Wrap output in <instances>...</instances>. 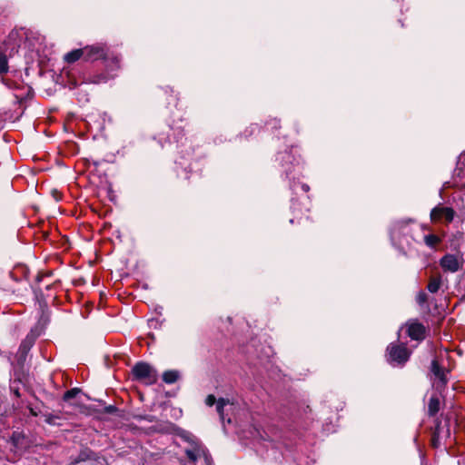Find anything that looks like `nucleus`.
Wrapping results in <instances>:
<instances>
[{"label": "nucleus", "mask_w": 465, "mask_h": 465, "mask_svg": "<svg viewBox=\"0 0 465 465\" xmlns=\"http://www.w3.org/2000/svg\"><path fill=\"white\" fill-rule=\"evenodd\" d=\"M178 135H180L181 137H183L184 135L183 129L178 130Z\"/></svg>", "instance_id": "nucleus-31"}, {"label": "nucleus", "mask_w": 465, "mask_h": 465, "mask_svg": "<svg viewBox=\"0 0 465 465\" xmlns=\"http://www.w3.org/2000/svg\"><path fill=\"white\" fill-rule=\"evenodd\" d=\"M216 402H217L216 398H215V397H214V395H213V394L208 395V396L206 397V399H205V404H206L207 406H210V407H211V406H213V404H215Z\"/></svg>", "instance_id": "nucleus-25"}, {"label": "nucleus", "mask_w": 465, "mask_h": 465, "mask_svg": "<svg viewBox=\"0 0 465 465\" xmlns=\"http://www.w3.org/2000/svg\"><path fill=\"white\" fill-rule=\"evenodd\" d=\"M117 411V408L114 405H109L105 407V412L106 413H114Z\"/></svg>", "instance_id": "nucleus-27"}, {"label": "nucleus", "mask_w": 465, "mask_h": 465, "mask_svg": "<svg viewBox=\"0 0 465 465\" xmlns=\"http://www.w3.org/2000/svg\"><path fill=\"white\" fill-rule=\"evenodd\" d=\"M179 379L177 371H166L163 374V381L167 384H173Z\"/></svg>", "instance_id": "nucleus-17"}, {"label": "nucleus", "mask_w": 465, "mask_h": 465, "mask_svg": "<svg viewBox=\"0 0 465 465\" xmlns=\"http://www.w3.org/2000/svg\"><path fill=\"white\" fill-rule=\"evenodd\" d=\"M105 81H106V77L101 75V76H98V79L94 80L93 82L95 83V84H98V83L105 82Z\"/></svg>", "instance_id": "nucleus-30"}, {"label": "nucleus", "mask_w": 465, "mask_h": 465, "mask_svg": "<svg viewBox=\"0 0 465 465\" xmlns=\"http://www.w3.org/2000/svg\"><path fill=\"white\" fill-rule=\"evenodd\" d=\"M8 71V63L5 55L0 54V74H5Z\"/></svg>", "instance_id": "nucleus-22"}, {"label": "nucleus", "mask_w": 465, "mask_h": 465, "mask_svg": "<svg viewBox=\"0 0 465 465\" xmlns=\"http://www.w3.org/2000/svg\"><path fill=\"white\" fill-rule=\"evenodd\" d=\"M440 409V401L437 396H431L428 404L429 416H435Z\"/></svg>", "instance_id": "nucleus-13"}, {"label": "nucleus", "mask_w": 465, "mask_h": 465, "mask_svg": "<svg viewBox=\"0 0 465 465\" xmlns=\"http://www.w3.org/2000/svg\"><path fill=\"white\" fill-rule=\"evenodd\" d=\"M453 185L465 188V153L459 157L457 167L454 171Z\"/></svg>", "instance_id": "nucleus-7"}, {"label": "nucleus", "mask_w": 465, "mask_h": 465, "mask_svg": "<svg viewBox=\"0 0 465 465\" xmlns=\"http://www.w3.org/2000/svg\"><path fill=\"white\" fill-rule=\"evenodd\" d=\"M455 212L450 207L438 205L430 212V219L432 222H439L444 219L447 223L452 222Z\"/></svg>", "instance_id": "nucleus-5"}, {"label": "nucleus", "mask_w": 465, "mask_h": 465, "mask_svg": "<svg viewBox=\"0 0 465 465\" xmlns=\"http://www.w3.org/2000/svg\"><path fill=\"white\" fill-rule=\"evenodd\" d=\"M33 342H34V340L30 337H26L21 343L20 345V349L26 351L28 350H30V348L32 347L33 345Z\"/></svg>", "instance_id": "nucleus-21"}, {"label": "nucleus", "mask_w": 465, "mask_h": 465, "mask_svg": "<svg viewBox=\"0 0 465 465\" xmlns=\"http://www.w3.org/2000/svg\"><path fill=\"white\" fill-rule=\"evenodd\" d=\"M431 371L435 375L436 378L439 379L440 384L438 387H445L448 380L446 377V371L440 366L437 361H432L431 362Z\"/></svg>", "instance_id": "nucleus-10"}, {"label": "nucleus", "mask_w": 465, "mask_h": 465, "mask_svg": "<svg viewBox=\"0 0 465 465\" xmlns=\"http://www.w3.org/2000/svg\"><path fill=\"white\" fill-rule=\"evenodd\" d=\"M255 431H256L255 437H258V438H260V439H262V440H267V436H264V435L260 431V430H259V429H256V428H255Z\"/></svg>", "instance_id": "nucleus-28"}, {"label": "nucleus", "mask_w": 465, "mask_h": 465, "mask_svg": "<svg viewBox=\"0 0 465 465\" xmlns=\"http://www.w3.org/2000/svg\"><path fill=\"white\" fill-rule=\"evenodd\" d=\"M425 331L424 325L418 321H410L407 323V334L412 340L422 341L425 338Z\"/></svg>", "instance_id": "nucleus-6"}, {"label": "nucleus", "mask_w": 465, "mask_h": 465, "mask_svg": "<svg viewBox=\"0 0 465 465\" xmlns=\"http://www.w3.org/2000/svg\"><path fill=\"white\" fill-rule=\"evenodd\" d=\"M45 422L50 424V425H56L57 422H56V420L59 419V416H56V415H53V414H46L45 415Z\"/></svg>", "instance_id": "nucleus-24"}, {"label": "nucleus", "mask_w": 465, "mask_h": 465, "mask_svg": "<svg viewBox=\"0 0 465 465\" xmlns=\"http://www.w3.org/2000/svg\"><path fill=\"white\" fill-rule=\"evenodd\" d=\"M464 260L461 256L446 254L440 260V265L445 272H456L463 266Z\"/></svg>", "instance_id": "nucleus-4"}, {"label": "nucleus", "mask_w": 465, "mask_h": 465, "mask_svg": "<svg viewBox=\"0 0 465 465\" xmlns=\"http://www.w3.org/2000/svg\"><path fill=\"white\" fill-rule=\"evenodd\" d=\"M81 390L79 388H73L67 391L64 392L63 396V400L64 401H68L71 399L76 397L80 393Z\"/></svg>", "instance_id": "nucleus-20"}, {"label": "nucleus", "mask_w": 465, "mask_h": 465, "mask_svg": "<svg viewBox=\"0 0 465 465\" xmlns=\"http://www.w3.org/2000/svg\"><path fill=\"white\" fill-rule=\"evenodd\" d=\"M93 452L89 450H81L78 457L73 461V464L79 463L81 461H85L87 460H90L92 458Z\"/></svg>", "instance_id": "nucleus-19"}, {"label": "nucleus", "mask_w": 465, "mask_h": 465, "mask_svg": "<svg viewBox=\"0 0 465 465\" xmlns=\"http://www.w3.org/2000/svg\"><path fill=\"white\" fill-rule=\"evenodd\" d=\"M414 223V220L408 218V219H400L395 221L392 223L391 229V234L392 238L399 237L401 233H405V231L408 229V226L410 223Z\"/></svg>", "instance_id": "nucleus-8"}, {"label": "nucleus", "mask_w": 465, "mask_h": 465, "mask_svg": "<svg viewBox=\"0 0 465 465\" xmlns=\"http://www.w3.org/2000/svg\"><path fill=\"white\" fill-rule=\"evenodd\" d=\"M131 372L134 380L146 385L154 384L158 380L157 371L150 364L143 361L137 362L132 368Z\"/></svg>", "instance_id": "nucleus-2"}, {"label": "nucleus", "mask_w": 465, "mask_h": 465, "mask_svg": "<svg viewBox=\"0 0 465 465\" xmlns=\"http://www.w3.org/2000/svg\"><path fill=\"white\" fill-rule=\"evenodd\" d=\"M259 129V126L257 124H251L247 131L250 132V134H252L253 132L257 131Z\"/></svg>", "instance_id": "nucleus-29"}, {"label": "nucleus", "mask_w": 465, "mask_h": 465, "mask_svg": "<svg viewBox=\"0 0 465 465\" xmlns=\"http://www.w3.org/2000/svg\"><path fill=\"white\" fill-rule=\"evenodd\" d=\"M18 35H19L18 30H12L8 35V38L10 40H12V39L15 40L18 37Z\"/></svg>", "instance_id": "nucleus-26"}, {"label": "nucleus", "mask_w": 465, "mask_h": 465, "mask_svg": "<svg viewBox=\"0 0 465 465\" xmlns=\"http://www.w3.org/2000/svg\"><path fill=\"white\" fill-rule=\"evenodd\" d=\"M41 278H42V277H41L40 275H38V276H37V281H38V282H40V281H41Z\"/></svg>", "instance_id": "nucleus-33"}, {"label": "nucleus", "mask_w": 465, "mask_h": 465, "mask_svg": "<svg viewBox=\"0 0 465 465\" xmlns=\"http://www.w3.org/2000/svg\"><path fill=\"white\" fill-rule=\"evenodd\" d=\"M440 242V237L435 234H428L424 236V242L430 248H435Z\"/></svg>", "instance_id": "nucleus-18"}, {"label": "nucleus", "mask_w": 465, "mask_h": 465, "mask_svg": "<svg viewBox=\"0 0 465 465\" xmlns=\"http://www.w3.org/2000/svg\"><path fill=\"white\" fill-rule=\"evenodd\" d=\"M302 189H303L305 192H307V191H308V189H309V186H308V185H306V184H303V185H302Z\"/></svg>", "instance_id": "nucleus-32"}, {"label": "nucleus", "mask_w": 465, "mask_h": 465, "mask_svg": "<svg viewBox=\"0 0 465 465\" xmlns=\"http://www.w3.org/2000/svg\"><path fill=\"white\" fill-rule=\"evenodd\" d=\"M185 454L192 462H195L202 455L205 456V450L203 446L196 444L193 449H187Z\"/></svg>", "instance_id": "nucleus-11"}, {"label": "nucleus", "mask_w": 465, "mask_h": 465, "mask_svg": "<svg viewBox=\"0 0 465 465\" xmlns=\"http://www.w3.org/2000/svg\"><path fill=\"white\" fill-rule=\"evenodd\" d=\"M277 160L281 162L282 166L284 169V172L286 173V175H288L292 171V166L293 164V162L295 161L294 156L289 151L282 152L278 154Z\"/></svg>", "instance_id": "nucleus-9"}, {"label": "nucleus", "mask_w": 465, "mask_h": 465, "mask_svg": "<svg viewBox=\"0 0 465 465\" xmlns=\"http://www.w3.org/2000/svg\"><path fill=\"white\" fill-rule=\"evenodd\" d=\"M441 286V277L439 276H433L430 278L427 289L430 292L435 293L437 292Z\"/></svg>", "instance_id": "nucleus-15"}, {"label": "nucleus", "mask_w": 465, "mask_h": 465, "mask_svg": "<svg viewBox=\"0 0 465 465\" xmlns=\"http://www.w3.org/2000/svg\"><path fill=\"white\" fill-rule=\"evenodd\" d=\"M416 301L419 303V305L422 306L427 302L428 296L424 292H420L416 297Z\"/></svg>", "instance_id": "nucleus-23"}, {"label": "nucleus", "mask_w": 465, "mask_h": 465, "mask_svg": "<svg viewBox=\"0 0 465 465\" xmlns=\"http://www.w3.org/2000/svg\"><path fill=\"white\" fill-rule=\"evenodd\" d=\"M440 423H441V421L439 419H437L436 420L435 429H434V430L432 432V436H431V440H430V445L434 449H438L440 446Z\"/></svg>", "instance_id": "nucleus-12"}, {"label": "nucleus", "mask_w": 465, "mask_h": 465, "mask_svg": "<svg viewBox=\"0 0 465 465\" xmlns=\"http://www.w3.org/2000/svg\"><path fill=\"white\" fill-rule=\"evenodd\" d=\"M411 353L403 343L391 342L386 350L387 361L393 366H403L409 361Z\"/></svg>", "instance_id": "nucleus-1"}, {"label": "nucleus", "mask_w": 465, "mask_h": 465, "mask_svg": "<svg viewBox=\"0 0 465 465\" xmlns=\"http://www.w3.org/2000/svg\"><path fill=\"white\" fill-rule=\"evenodd\" d=\"M84 61L95 62L105 59L108 54V47L105 44L98 43L83 47Z\"/></svg>", "instance_id": "nucleus-3"}, {"label": "nucleus", "mask_w": 465, "mask_h": 465, "mask_svg": "<svg viewBox=\"0 0 465 465\" xmlns=\"http://www.w3.org/2000/svg\"><path fill=\"white\" fill-rule=\"evenodd\" d=\"M230 401L227 399L220 398L216 402V411L220 416L222 422L225 421L224 407L229 404Z\"/></svg>", "instance_id": "nucleus-16"}, {"label": "nucleus", "mask_w": 465, "mask_h": 465, "mask_svg": "<svg viewBox=\"0 0 465 465\" xmlns=\"http://www.w3.org/2000/svg\"><path fill=\"white\" fill-rule=\"evenodd\" d=\"M81 58L84 59L83 48L74 49L64 55V61L68 64H73Z\"/></svg>", "instance_id": "nucleus-14"}]
</instances>
